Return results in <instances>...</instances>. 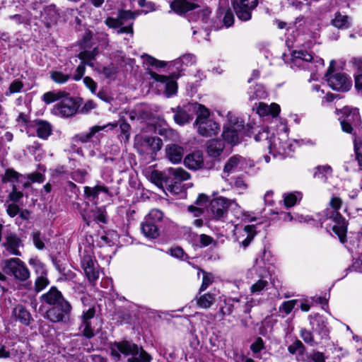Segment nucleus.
<instances>
[{
	"label": "nucleus",
	"instance_id": "ea45409f",
	"mask_svg": "<svg viewBox=\"0 0 362 362\" xmlns=\"http://www.w3.org/2000/svg\"><path fill=\"white\" fill-rule=\"evenodd\" d=\"M35 126L37 134L41 139H47L52 133L51 124L46 121L37 120Z\"/></svg>",
	"mask_w": 362,
	"mask_h": 362
},
{
	"label": "nucleus",
	"instance_id": "72a5a7b5",
	"mask_svg": "<svg viewBox=\"0 0 362 362\" xmlns=\"http://www.w3.org/2000/svg\"><path fill=\"white\" fill-rule=\"evenodd\" d=\"M141 230L144 235L148 239H156L159 236L158 225L146 220L141 222Z\"/></svg>",
	"mask_w": 362,
	"mask_h": 362
},
{
	"label": "nucleus",
	"instance_id": "864d4df0",
	"mask_svg": "<svg viewBox=\"0 0 362 362\" xmlns=\"http://www.w3.org/2000/svg\"><path fill=\"white\" fill-rule=\"evenodd\" d=\"M119 139L121 142L126 144L129 139L131 127L127 122L123 121L119 124Z\"/></svg>",
	"mask_w": 362,
	"mask_h": 362
},
{
	"label": "nucleus",
	"instance_id": "c85d7f7f",
	"mask_svg": "<svg viewBox=\"0 0 362 362\" xmlns=\"http://www.w3.org/2000/svg\"><path fill=\"white\" fill-rule=\"evenodd\" d=\"M184 163L189 169L197 170L201 168L204 165L202 152L197 151L187 155L184 160Z\"/></svg>",
	"mask_w": 362,
	"mask_h": 362
},
{
	"label": "nucleus",
	"instance_id": "ddd939ff",
	"mask_svg": "<svg viewBox=\"0 0 362 362\" xmlns=\"http://www.w3.org/2000/svg\"><path fill=\"white\" fill-rule=\"evenodd\" d=\"M334 63V61L331 62L330 66L328 69L327 74H326L327 81L329 86L333 90L337 91L344 92L349 90L352 84L351 78L344 73H336L332 74L330 71Z\"/></svg>",
	"mask_w": 362,
	"mask_h": 362
},
{
	"label": "nucleus",
	"instance_id": "f704fd0d",
	"mask_svg": "<svg viewBox=\"0 0 362 362\" xmlns=\"http://www.w3.org/2000/svg\"><path fill=\"white\" fill-rule=\"evenodd\" d=\"M256 233L255 226L254 225H248L245 226L244 229L242 231L241 236L243 238L245 237L244 239L241 240V237H238L237 240L240 246L244 248L247 247L252 239L254 238Z\"/></svg>",
	"mask_w": 362,
	"mask_h": 362
},
{
	"label": "nucleus",
	"instance_id": "f8f14e48",
	"mask_svg": "<svg viewBox=\"0 0 362 362\" xmlns=\"http://www.w3.org/2000/svg\"><path fill=\"white\" fill-rule=\"evenodd\" d=\"M230 203V199L223 197H216L210 203V210L213 218L222 221H228L233 225L236 226L238 223L233 221V218H230L229 214H228Z\"/></svg>",
	"mask_w": 362,
	"mask_h": 362
},
{
	"label": "nucleus",
	"instance_id": "7c9ffc66",
	"mask_svg": "<svg viewBox=\"0 0 362 362\" xmlns=\"http://www.w3.org/2000/svg\"><path fill=\"white\" fill-rule=\"evenodd\" d=\"M280 110V106L274 103L270 105L264 103H259L256 107L257 113L261 117L271 115L275 117L279 114Z\"/></svg>",
	"mask_w": 362,
	"mask_h": 362
},
{
	"label": "nucleus",
	"instance_id": "09e8293b",
	"mask_svg": "<svg viewBox=\"0 0 362 362\" xmlns=\"http://www.w3.org/2000/svg\"><path fill=\"white\" fill-rule=\"evenodd\" d=\"M28 263L37 275L47 274L45 265L36 257H31L28 260Z\"/></svg>",
	"mask_w": 362,
	"mask_h": 362
},
{
	"label": "nucleus",
	"instance_id": "c9c22d12",
	"mask_svg": "<svg viewBox=\"0 0 362 362\" xmlns=\"http://www.w3.org/2000/svg\"><path fill=\"white\" fill-rule=\"evenodd\" d=\"M209 201V197L207 195L200 194L195 202L197 206H189L188 209L194 214V216H199L202 214L204 208L206 206Z\"/></svg>",
	"mask_w": 362,
	"mask_h": 362
},
{
	"label": "nucleus",
	"instance_id": "a878e982",
	"mask_svg": "<svg viewBox=\"0 0 362 362\" xmlns=\"http://www.w3.org/2000/svg\"><path fill=\"white\" fill-rule=\"evenodd\" d=\"M165 155L172 163L177 164L182 161L184 156V148L177 144H169L165 147Z\"/></svg>",
	"mask_w": 362,
	"mask_h": 362
},
{
	"label": "nucleus",
	"instance_id": "4d7b16f0",
	"mask_svg": "<svg viewBox=\"0 0 362 362\" xmlns=\"http://www.w3.org/2000/svg\"><path fill=\"white\" fill-rule=\"evenodd\" d=\"M50 77L57 83L63 84L68 81L69 75L64 74L59 71H53L51 72Z\"/></svg>",
	"mask_w": 362,
	"mask_h": 362
},
{
	"label": "nucleus",
	"instance_id": "bf43d9fd",
	"mask_svg": "<svg viewBox=\"0 0 362 362\" xmlns=\"http://www.w3.org/2000/svg\"><path fill=\"white\" fill-rule=\"evenodd\" d=\"M196 62V57L194 55L191 54H187L182 56L180 58L175 61V65L181 63L183 65L189 66L194 64Z\"/></svg>",
	"mask_w": 362,
	"mask_h": 362
},
{
	"label": "nucleus",
	"instance_id": "f3484780",
	"mask_svg": "<svg viewBox=\"0 0 362 362\" xmlns=\"http://www.w3.org/2000/svg\"><path fill=\"white\" fill-rule=\"evenodd\" d=\"M77 104L75 100L68 96L64 97L61 101L54 105L52 112L54 115L60 117H71L77 111Z\"/></svg>",
	"mask_w": 362,
	"mask_h": 362
},
{
	"label": "nucleus",
	"instance_id": "6e6d98bb",
	"mask_svg": "<svg viewBox=\"0 0 362 362\" xmlns=\"http://www.w3.org/2000/svg\"><path fill=\"white\" fill-rule=\"evenodd\" d=\"M298 302V300L296 299L283 302L282 304L279 306V312L285 314V315H289Z\"/></svg>",
	"mask_w": 362,
	"mask_h": 362
},
{
	"label": "nucleus",
	"instance_id": "0eeeda50",
	"mask_svg": "<svg viewBox=\"0 0 362 362\" xmlns=\"http://www.w3.org/2000/svg\"><path fill=\"white\" fill-rule=\"evenodd\" d=\"M110 351L115 360H119L120 354L131 355L129 362H150L151 360V356L146 351L127 341L114 343L110 347Z\"/></svg>",
	"mask_w": 362,
	"mask_h": 362
},
{
	"label": "nucleus",
	"instance_id": "680f3d73",
	"mask_svg": "<svg viewBox=\"0 0 362 362\" xmlns=\"http://www.w3.org/2000/svg\"><path fill=\"white\" fill-rule=\"evenodd\" d=\"M219 13L224 14L223 23L226 28L231 26L234 22V16L232 11L230 9L227 10H219Z\"/></svg>",
	"mask_w": 362,
	"mask_h": 362
},
{
	"label": "nucleus",
	"instance_id": "e433bc0d",
	"mask_svg": "<svg viewBox=\"0 0 362 362\" xmlns=\"http://www.w3.org/2000/svg\"><path fill=\"white\" fill-rule=\"evenodd\" d=\"M13 315L16 320L28 325L31 320V315L23 305H18L13 310Z\"/></svg>",
	"mask_w": 362,
	"mask_h": 362
},
{
	"label": "nucleus",
	"instance_id": "bb28decb",
	"mask_svg": "<svg viewBox=\"0 0 362 362\" xmlns=\"http://www.w3.org/2000/svg\"><path fill=\"white\" fill-rule=\"evenodd\" d=\"M42 300L50 305H57L69 303L66 301L60 291L55 287H52L49 291L42 296Z\"/></svg>",
	"mask_w": 362,
	"mask_h": 362
},
{
	"label": "nucleus",
	"instance_id": "a19ab883",
	"mask_svg": "<svg viewBox=\"0 0 362 362\" xmlns=\"http://www.w3.org/2000/svg\"><path fill=\"white\" fill-rule=\"evenodd\" d=\"M332 175V169L329 165H320L315 168L314 177L325 182Z\"/></svg>",
	"mask_w": 362,
	"mask_h": 362
},
{
	"label": "nucleus",
	"instance_id": "f03ea898",
	"mask_svg": "<svg viewBox=\"0 0 362 362\" xmlns=\"http://www.w3.org/2000/svg\"><path fill=\"white\" fill-rule=\"evenodd\" d=\"M339 117L343 132L354 135V151L359 169L362 170V127L361 119L356 108L345 107L341 110Z\"/></svg>",
	"mask_w": 362,
	"mask_h": 362
},
{
	"label": "nucleus",
	"instance_id": "cd10ccee",
	"mask_svg": "<svg viewBox=\"0 0 362 362\" xmlns=\"http://www.w3.org/2000/svg\"><path fill=\"white\" fill-rule=\"evenodd\" d=\"M117 126V124H112L109 123L107 125L103 126H93L91 128H90L89 131L88 132H83L81 134H78L76 136V139L81 141L83 144H87L92 141L93 137L94 135L99 132L101 130H104L107 127H110V129H113Z\"/></svg>",
	"mask_w": 362,
	"mask_h": 362
},
{
	"label": "nucleus",
	"instance_id": "a18cd8bd",
	"mask_svg": "<svg viewBox=\"0 0 362 362\" xmlns=\"http://www.w3.org/2000/svg\"><path fill=\"white\" fill-rule=\"evenodd\" d=\"M67 93L65 91H49L43 94L42 100L46 104L52 103L58 100H62Z\"/></svg>",
	"mask_w": 362,
	"mask_h": 362
},
{
	"label": "nucleus",
	"instance_id": "a211bd4d",
	"mask_svg": "<svg viewBox=\"0 0 362 362\" xmlns=\"http://www.w3.org/2000/svg\"><path fill=\"white\" fill-rule=\"evenodd\" d=\"M71 306L69 303H64L62 305H54L47 311V317L51 322H66L69 320Z\"/></svg>",
	"mask_w": 362,
	"mask_h": 362
},
{
	"label": "nucleus",
	"instance_id": "9d476101",
	"mask_svg": "<svg viewBox=\"0 0 362 362\" xmlns=\"http://www.w3.org/2000/svg\"><path fill=\"white\" fill-rule=\"evenodd\" d=\"M134 14L130 11H120L117 18L108 17L105 23L110 28L116 29L117 35L122 33L133 34V22L127 23L126 25L125 21L134 20Z\"/></svg>",
	"mask_w": 362,
	"mask_h": 362
},
{
	"label": "nucleus",
	"instance_id": "8fccbe9b",
	"mask_svg": "<svg viewBox=\"0 0 362 362\" xmlns=\"http://www.w3.org/2000/svg\"><path fill=\"white\" fill-rule=\"evenodd\" d=\"M215 297L211 293H205L197 298V305L202 308H209L214 303Z\"/></svg>",
	"mask_w": 362,
	"mask_h": 362
},
{
	"label": "nucleus",
	"instance_id": "2f4dec72",
	"mask_svg": "<svg viewBox=\"0 0 362 362\" xmlns=\"http://www.w3.org/2000/svg\"><path fill=\"white\" fill-rule=\"evenodd\" d=\"M100 193L108 194L109 189L103 185H96L93 187L86 186L84 187V195L86 198L93 202L94 205H96L98 195Z\"/></svg>",
	"mask_w": 362,
	"mask_h": 362
},
{
	"label": "nucleus",
	"instance_id": "473e14b6",
	"mask_svg": "<svg viewBox=\"0 0 362 362\" xmlns=\"http://www.w3.org/2000/svg\"><path fill=\"white\" fill-rule=\"evenodd\" d=\"M224 144L220 139H211L206 143V152L210 157L220 156L224 149Z\"/></svg>",
	"mask_w": 362,
	"mask_h": 362
},
{
	"label": "nucleus",
	"instance_id": "1a4fd4ad",
	"mask_svg": "<svg viewBox=\"0 0 362 362\" xmlns=\"http://www.w3.org/2000/svg\"><path fill=\"white\" fill-rule=\"evenodd\" d=\"M198 133L204 136H211L218 133L220 125L209 119V111L204 106L199 110L195 121Z\"/></svg>",
	"mask_w": 362,
	"mask_h": 362
},
{
	"label": "nucleus",
	"instance_id": "13d9d810",
	"mask_svg": "<svg viewBox=\"0 0 362 362\" xmlns=\"http://www.w3.org/2000/svg\"><path fill=\"white\" fill-rule=\"evenodd\" d=\"M49 284L47 274L38 275L35 283V291L40 292Z\"/></svg>",
	"mask_w": 362,
	"mask_h": 362
},
{
	"label": "nucleus",
	"instance_id": "0e129e2a",
	"mask_svg": "<svg viewBox=\"0 0 362 362\" xmlns=\"http://www.w3.org/2000/svg\"><path fill=\"white\" fill-rule=\"evenodd\" d=\"M87 176V172L85 170L78 169L72 172L71 178L79 183H83Z\"/></svg>",
	"mask_w": 362,
	"mask_h": 362
},
{
	"label": "nucleus",
	"instance_id": "052dcab7",
	"mask_svg": "<svg viewBox=\"0 0 362 362\" xmlns=\"http://www.w3.org/2000/svg\"><path fill=\"white\" fill-rule=\"evenodd\" d=\"M203 272V279H202V284L201 285L200 291H205L213 282H214V275L211 273H207L205 272Z\"/></svg>",
	"mask_w": 362,
	"mask_h": 362
},
{
	"label": "nucleus",
	"instance_id": "b1692460",
	"mask_svg": "<svg viewBox=\"0 0 362 362\" xmlns=\"http://www.w3.org/2000/svg\"><path fill=\"white\" fill-rule=\"evenodd\" d=\"M6 250L11 254L21 256V253L18 248L23 246L21 238L15 233H9L6 236V240L3 243Z\"/></svg>",
	"mask_w": 362,
	"mask_h": 362
},
{
	"label": "nucleus",
	"instance_id": "774afa93",
	"mask_svg": "<svg viewBox=\"0 0 362 362\" xmlns=\"http://www.w3.org/2000/svg\"><path fill=\"white\" fill-rule=\"evenodd\" d=\"M9 199L13 202H18L23 197V193L18 190L17 185L12 186V191L8 195Z\"/></svg>",
	"mask_w": 362,
	"mask_h": 362
},
{
	"label": "nucleus",
	"instance_id": "39448f33",
	"mask_svg": "<svg viewBox=\"0 0 362 362\" xmlns=\"http://www.w3.org/2000/svg\"><path fill=\"white\" fill-rule=\"evenodd\" d=\"M189 178V174L181 168H170L163 172L152 170L149 180L160 188L165 187L173 194L182 191L181 183Z\"/></svg>",
	"mask_w": 362,
	"mask_h": 362
},
{
	"label": "nucleus",
	"instance_id": "58836bf2",
	"mask_svg": "<svg viewBox=\"0 0 362 362\" xmlns=\"http://www.w3.org/2000/svg\"><path fill=\"white\" fill-rule=\"evenodd\" d=\"M332 24L339 29H347L351 25V20L346 15L337 13L334 15V18L332 20Z\"/></svg>",
	"mask_w": 362,
	"mask_h": 362
},
{
	"label": "nucleus",
	"instance_id": "393cba45",
	"mask_svg": "<svg viewBox=\"0 0 362 362\" xmlns=\"http://www.w3.org/2000/svg\"><path fill=\"white\" fill-rule=\"evenodd\" d=\"M79 254L81 268L98 265L91 246H85L84 248L81 246L79 247Z\"/></svg>",
	"mask_w": 362,
	"mask_h": 362
},
{
	"label": "nucleus",
	"instance_id": "9b49d317",
	"mask_svg": "<svg viewBox=\"0 0 362 362\" xmlns=\"http://www.w3.org/2000/svg\"><path fill=\"white\" fill-rule=\"evenodd\" d=\"M3 270L5 274L15 279L24 281L30 277V271L25 264L19 258L12 257L4 262Z\"/></svg>",
	"mask_w": 362,
	"mask_h": 362
},
{
	"label": "nucleus",
	"instance_id": "338daca9",
	"mask_svg": "<svg viewBox=\"0 0 362 362\" xmlns=\"http://www.w3.org/2000/svg\"><path fill=\"white\" fill-rule=\"evenodd\" d=\"M32 239L33 244L38 250H42L45 244L41 238V233L39 231H33L32 233Z\"/></svg>",
	"mask_w": 362,
	"mask_h": 362
},
{
	"label": "nucleus",
	"instance_id": "4be33fe9",
	"mask_svg": "<svg viewBox=\"0 0 362 362\" xmlns=\"http://www.w3.org/2000/svg\"><path fill=\"white\" fill-rule=\"evenodd\" d=\"M95 310L93 308H90L87 310H83L81 315V329L83 334L87 338H91L94 336L93 329L90 325V320L93 318Z\"/></svg>",
	"mask_w": 362,
	"mask_h": 362
},
{
	"label": "nucleus",
	"instance_id": "4468645a",
	"mask_svg": "<svg viewBox=\"0 0 362 362\" xmlns=\"http://www.w3.org/2000/svg\"><path fill=\"white\" fill-rule=\"evenodd\" d=\"M202 106L198 103H189L182 107H177L174 115L175 122L180 125H184L189 122L193 118L194 112H196L197 116Z\"/></svg>",
	"mask_w": 362,
	"mask_h": 362
},
{
	"label": "nucleus",
	"instance_id": "c03bdc74",
	"mask_svg": "<svg viewBox=\"0 0 362 362\" xmlns=\"http://www.w3.org/2000/svg\"><path fill=\"white\" fill-rule=\"evenodd\" d=\"M23 176L13 169H7L2 177V182L4 183L10 182L13 185H16L17 183L21 181V179Z\"/></svg>",
	"mask_w": 362,
	"mask_h": 362
},
{
	"label": "nucleus",
	"instance_id": "37998d69",
	"mask_svg": "<svg viewBox=\"0 0 362 362\" xmlns=\"http://www.w3.org/2000/svg\"><path fill=\"white\" fill-rule=\"evenodd\" d=\"M302 194L300 192L285 193L283 195L284 203L286 207L290 208L295 206L302 199Z\"/></svg>",
	"mask_w": 362,
	"mask_h": 362
},
{
	"label": "nucleus",
	"instance_id": "aec40b11",
	"mask_svg": "<svg viewBox=\"0 0 362 362\" xmlns=\"http://www.w3.org/2000/svg\"><path fill=\"white\" fill-rule=\"evenodd\" d=\"M81 215L86 222L89 226L92 221H95L99 223H106V216L104 211L101 208H98L95 206H92L90 209H83L80 211Z\"/></svg>",
	"mask_w": 362,
	"mask_h": 362
},
{
	"label": "nucleus",
	"instance_id": "49530a36",
	"mask_svg": "<svg viewBox=\"0 0 362 362\" xmlns=\"http://www.w3.org/2000/svg\"><path fill=\"white\" fill-rule=\"evenodd\" d=\"M82 269L83 270V272L86 278L88 279L89 283L93 285L99 278V265H95L90 267H84L82 268Z\"/></svg>",
	"mask_w": 362,
	"mask_h": 362
},
{
	"label": "nucleus",
	"instance_id": "2eb2a0df",
	"mask_svg": "<svg viewBox=\"0 0 362 362\" xmlns=\"http://www.w3.org/2000/svg\"><path fill=\"white\" fill-rule=\"evenodd\" d=\"M233 5L237 17L246 21L251 18L252 11L257 6V0H233Z\"/></svg>",
	"mask_w": 362,
	"mask_h": 362
},
{
	"label": "nucleus",
	"instance_id": "20e7f679",
	"mask_svg": "<svg viewBox=\"0 0 362 362\" xmlns=\"http://www.w3.org/2000/svg\"><path fill=\"white\" fill-rule=\"evenodd\" d=\"M342 201L337 197H333L330 202V208L326 209L322 212V217L319 219L322 227H325L327 232L332 231L339 238L341 243L345 241L347 231V223L338 210L341 208Z\"/></svg>",
	"mask_w": 362,
	"mask_h": 362
},
{
	"label": "nucleus",
	"instance_id": "69168bd1",
	"mask_svg": "<svg viewBox=\"0 0 362 362\" xmlns=\"http://www.w3.org/2000/svg\"><path fill=\"white\" fill-rule=\"evenodd\" d=\"M300 337L305 343L310 344V346L317 344L313 339L312 332L305 329H302L300 330Z\"/></svg>",
	"mask_w": 362,
	"mask_h": 362
},
{
	"label": "nucleus",
	"instance_id": "603ef678",
	"mask_svg": "<svg viewBox=\"0 0 362 362\" xmlns=\"http://www.w3.org/2000/svg\"><path fill=\"white\" fill-rule=\"evenodd\" d=\"M163 212L157 209H151L149 213L146 216L144 220L148 221V222L153 223L154 224L158 225L159 222L163 220Z\"/></svg>",
	"mask_w": 362,
	"mask_h": 362
},
{
	"label": "nucleus",
	"instance_id": "7ed1b4c3",
	"mask_svg": "<svg viewBox=\"0 0 362 362\" xmlns=\"http://www.w3.org/2000/svg\"><path fill=\"white\" fill-rule=\"evenodd\" d=\"M269 272L262 258H257L255 264L248 269L246 274L247 279H254L250 287V295L246 298V305L249 308L259 303L258 299L254 298L262 296L269 287Z\"/></svg>",
	"mask_w": 362,
	"mask_h": 362
},
{
	"label": "nucleus",
	"instance_id": "5701e85b",
	"mask_svg": "<svg viewBox=\"0 0 362 362\" xmlns=\"http://www.w3.org/2000/svg\"><path fill=\"white\" fill-rule=\"evenodd\" d=\"M228 214H229V218H233V216L235 220L236 226H234L235 228L238 226V221H251L250 216L247 212H245L237 203L234 199H230V208L228 209Z\"/></svg>",
	"mask_w": 362,
	"mask_h": 362
},
{
	"label": "nucleus",
	"instance_id": "3c124183",
	"mask_svg": "<svg viewBox=\"0 0 362 362\" xmlns=\"http://www.w3.org/2000/svg\"><path fill=\"white\" fill-rule=\"evenodd\" d=\"M158 133L165 140L175 141L178 139L177 133L170 127H162L158 129Z\"/></svg>",
	"mask_w": 362,
	"mask_h": 362
},
{
	"label": "nucleus",
	"instance_id": "f257e3e1",
	"mask_svg": "<svg viewBox=\"0 0 362 362\" xmlns=\"http://www.w3.org/2000/svg\"><path fill=\"white\" fill-rule=\"evenodd\" d=\"M281 129L275 134L267 128H262L255 136L256 141L263 142L274 157L287 156L294 151L295 141L288 138L287 127L281 124Z\"/></svg>",
	"mask_w": 362,
	"mask_h": 362
},
{
	"label": "nucleus",
	"instance_id": "79ce46f5",
	"mask_svg": "<svg viewBox=\"0 0 362 362\" xmlns=\"http://www.w3.org/2000/svg\"><path fill=\"white\" fill-rule=\"evenodd\" d=\"M250 100L262 99L267 96V91L262 85L257 84L250 87L247 92Z\"/></svg>",
	"mask_w": 362,
	"mask_h": 362
},
{
	"label": "nucleus",
	"instance_id": "6e6552de",
	"mask_svg": "<svg viewBox=\"0 0 362 362\" xmlns=\"http://www.w3.org/2000/svg\"><path fill=\"white\" fill-rule=\"evenodd\" d=\"M243 129V122L238 117L228 114V122L223 127L222 136L228 144L235 145L240 142Z\"/></svg>",
	"mask_w": 362,
	"mask_h": 362
},
{
	"label": "nucleus",
	"instance_id": "412c9836",
	"mask_svg": "<svg viewBox=\"0 0 362 362\" xmlns=\"http://www.w3.org/2000/svg\"><path fill=\"white\" fill-rule=\"evenodd\" d=\"M308 318L313 332L319 334L322 339L328 335L327 322L323 316L314 314L309 315Z\"/></svg>",
	"mask_w": 362,
	"mask_h": 362
},
{
	"label": "nucleus",
	"instance_id": "6ab92c4d",
	"mask_svg": "<svg viewBox=\"0 0 362 362\" xmlns=\"http://www.w3.org/2000/svg\"><path fill=\"white\" fill-rule=\"evenodd\" d=\"M248 165L249 164L245 158L235 155L230 158L225 164L223 173L229 175L231 173L243 171ZM250 166H251L250 164Z\"/></svg>",
	"mask_w": 362,
	"mask_h": 362
},
{
	"label": "nucleus",
	"instance_id": "e2e57ef3",
	"mask_svg": "<svg viewBox=\"0 0 362 362\" xmlns=\"http://www.w3.org/2000/svg\"><path fill=\"white\" fill-rule=\"evenodd\" d=\"M142 57L144 59V62L148 64L149 65L159 67V68H162V67H164L166 66L165 62L158 60L150 55L145 54V55L142 56Z\"/></svg>",
	"mask_w": 362,
	"mask_h": 362
},
{
	"label": "nucleus",
	"instance_id": "c756f323",
	"mask_svg": "<svg viewBox=\"0 0 362 362\" xmlns=\"http://www.w3.org/2000/svg\"><path fill=\"white\" fill-rule=\"evenodd\" d=\"M198 5L187 0H173L170 3L171 9L179 15H182L188 11L198 8Z\"/></svg>",
	"mask_w": 362,
	"mask_h": 362
},
{
	"label": "nucleus",
	"instance_id": "4c0bfd02",
	"mask_svg": "<svg viewBox=\"0 0 362 362\" xmlns=\"http://www.w3.org/2000/svg\"><path fill=\"white\" fill-rule=\"evenodd\" d=\"M162 145V140L154 136H146L141 141V146L149 148L152 153H156L160 150Z\"/></svg>",
	"mask_w": 362,
	"mask_h": 362
},
{
	"label": "nucleus",
	"instance_id": "de8ad7c7",
	"mask_svg": "<svg viewBox=\"0 0 362 362\" xmlns=\"http://www.w3.org/2000/svg\"><path fill=\"white\" fill-rule=\"evenodd\" d=\"M230 185L231 187L235 189L239 194H244L248 187L247 184L241 177H235L232 178Z\"/></svg>",
	"mask_w": 362,
	"mask_h": 362
},
{
	"label": "nucleus",
	"instance_id": "5fc2aeb1",
	"mask_svg": "<svg viewBox=\"0 0 362 362\" xmlns=\"http://www.w3.org/2000/svg\"><path fill=\"white\" fill-rule=\"evenodd\" d=\"M97 52L95 48L93 51H83L78 54V57L81 59L82 63L84 64H87L89 66H93V64L90 63V61L93 60L96 55Z\"/></svg>",
	"mask_w": 362,
	"mask_h": 362
},
{
	"label": "nucleus",
	"instance_id": "423d86ee",
	"mask_svg": "<svg viewBox=\"0 0 362 362\" xmlns=\"http://www.w3.org/2000/svg\"><path fill=\"white\" fill-rule=\"evenodd\" d=\"M290 67L293 70L306 69L311 72V76L324 66V60L318 57H314L312 52L303 47L292 51Z\"/></svg>",
	"mask_w": 362,
	"mask_h": 362
},
{
	"label": "nucleus",
	"instance_id": "dca6fc26",
	"mask_svg": "<svg viewBox=\"0 0 362 362\" xmlns=\"http://www.w3.org/2000/svg\"><path fill=\"white\" fill-rule=\"evenodd\" d=\"M151 76L157 83L156 86L164 89L166 97L170 98L176 94L177 84L173 77L160 75L156 72H151Z\"/></svg>",
	"mask_w": 362,
	"mask_h": 362
}]
</instances>
